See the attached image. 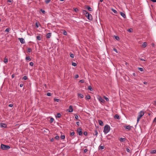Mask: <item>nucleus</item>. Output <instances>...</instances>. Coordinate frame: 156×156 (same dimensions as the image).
Listing matches in <instances>:
<instances>
[{"label": "nucleus", "mask_w": 156, "mask_h": 156, "mask_svg": "<svg viewBox=\"0 0 156 156\" xmlns=\"http://www.w3.org/2000/svg\"><path fill=\"white\" fill-rule=\"evenodd\" d=\"M83 13L85 15L87 18L89 20H92L93 18L91 15L88 13L87 11L85 10H83Z\"/></svg>", "instance_id": "nucleus-1"}, {"label": "nucleus", "mask_w": 156, "mask_h": 156, "mask_svg": "<svg viewBox=\"0 0 156 156\" xmlns=\"http://www.w3.org/2000/svg\"><path fill=\"white\" fill-rule=\"evenodd\" d=\"M110 127L108 125L105 126L104 127L103 132L105 134L107 133L110 130Z\"/></svg>", "instance_id": "nucleus-2"}, {"label": "nucleus", "mask_w": 156, "mask_h": 156, "mask_svg": "<svg viewBox=\"0 0 156 156\" xmlns=\"http://www.w3.org/2000/svg\"><path fill=\"white\" fill-rule=\"evenodd\" d=\"M144 113L143 111H141L138 113L137 120V122L139 121L141 118L144 115Z\"/></svg>", "instance_id": "nucleus-3"}, {"label": "nucleus", "mask_w": 156, "mask_h": 156, "mask_svg": "<svg viewBox=\"0 0 156 156\" xmlns=\"http://www.w3.org/2000/svg\"><path fill=\"white\" fill-rule=\"evenodd\" d=\"M1 148L3 150H7L10 148V146L8 145H6L3 144H1Z\"/></svg>", "instance_id": "nucleus-4"}, {"label": "nucleus", "mask_w": 156, "mask_h": 156, "mask_svg": "<svg viewBox=\"0 0 156 156\" xmlns=\"http://www.w3.org/2000/svg\"><path fill=\"white\" fill-rule=\"evenodd\" d=\"M82 128L81 127L77 129V132L78 133V134L80 136H81L82 135L83 132H82Z\"/></svg>", "instance_id": "nucleus-5"}, {"label": "nucleus", "mask_w": 156, "mask_h": 156, "mask_svg": "<svg viewBox=\"0 0 156 156\" xmlns=\"http://www.w3.org/2000/svg\"><path fill=\"white\" fill-rule=\"evenodd\" d=\"M98 100L101 103H104L105 101L101 97H99L98 98Z\"/></svg>", "instance_id": "nucleus-6"}, {"label": "nucleus", "mask_w": 156, "mask_h": 156, "mask_svg": "<svg viewBox=\"0 0 156 156\" xmlns=\"http://www.w3.org/2000/svg\"><path fill=\"white\" fill-rule=\"evenodd\" d=\"M67 111L70 112H73V110L72 106L70 105L69 109L67 110Z\"/></svg>", "instance_id": "nucleus-7"}, {"label": "nucleus", "mask_w": 156, "mask_h": 156, "mask_svg": "<svg viewBox=\"0 0 156 156\" xmlns=\"http://www.w3.org/2000/svg\"><path fill=\"white\" fill-rule=\"evenodd\" d=\"M85 8L87 9L90 11H93V9L89 5H86L85 6Z\"/></svg>", "instance_id": "nucleus-8"}, {"label": "nucleus", "mask_w": 156, "mask_h": 156, "mask_svg": "<svg viewBox=\"0 0 156 156\" xmlns=\"http://www.w3.org/2000/svg\"><path fill=\"white\" fill-rule=\"evenodd\" d=\"M95 136V138H96L98 134V132L97 129L94 130V133L93 134Z\"/></svg>", "instance_id": "nucleus-9"}, {"label": "nucleus", "mask_w": 156, "mask_h": 156, "mask_svg": "<svg viewBox=\"0 0 156 156\" xmlns=\"http://www.w3.org/2000/svg\"><path fill=\"white\" fill-rule=\"evenodd\" d=\"M19 40L20 42L23 44H24L25 43V41L24 39L23 38H19Z\"/></svg>", "instance_id": "nucleus-10"}, {"label": "nucleus", "mask_w": 156, "mask_h": 156, "mask_svg": "<svg viewBox=\"0 0 156 156\" xmlns=\"http://www.w3.org/2000/svg\"><path fill=\"white\" fill-rule=\"evenodd\" d=\"M51 33H49L47 34L46 35V37L47 38H50L51 35Z\"/></svg>", "instance_id": "nucleus-11"}, {"label": "nucleus", "mask_w": 156, "mask_h": 156, "mask_svg": "<svg viewBox=\"0 0 156 156\" xmlns=\"http://www.w3.org/2000/svg\"><path fill=\"white\" fill-rule=\"evenodd\" d=\"M98 122L99 124L101 126H103L104 125V124L102 121L101 120H98Z\"/></svg>", "instance_id": "nucleus-12"}, {"label": "nucleus", "mask_w": 156, "mask_h": 156, "mask_svg": "<svg viewBox=\"0 0 156 156\" xmlns=\"http://www.w3.org/2000/svg\"><path fill=\"white\" fill-rule=\"evenodd\" d=\"M120 15L122 17H123L124 18H126V16L125 14L124 13L122 12H120Z\"/></svg>", "instance_id": "nucleus-13"}, {"label": "nucleus", "mask_w": 156, "mask_h": 156, "mask_svg": "<svg viewBox=\"0 0 156 156\" xmlns=\"http://www.w3.org/2000/svg\"><path fill=\"white\" fill-rule=\"evenodd\" d=\"M132 127V126H130L129 125L126 126L125 128L126 129H128V130H130L131 129V128Z\"/></svg>", "instance_id": "nucleus-14"}, {"label": "nucleus", "mask_w": 156, "mask_h": 156, "mask_svg": "<svg viewBox=\"0 0 156 156\" xmlns=\"http://www.w3.org/2000/svg\"><path fill=\"white\" fill-rule=\"evenodd\" d=\"M77 95L79 97H80V98H83L84 97L83 95L79 93L77 94Z\"/></svg>", "instance_id": "nucleus-15"}, {"label": "nucleus", "mask_w": 156, "mask_h": 156, "mask_svg": "<svg viewBox=\"0 0 156 156\" xmlns=\"http://www.w3.org/2000/svg\"><path fill=\"white\" fill-rule=\"evenodd\" d=\"M147 45V44L146 42H144L142 45V47L143 48H145Z\"/></svg>", "instance_id": "nucleus-16"}, {"label": "nucleus", "mask_w": 156, "mask_h": 156, "mask_svg": "<svg viewBox=\"0 0 156 156\" xmlns=\"http://www.w3.org/2000/svg\"><path fill=\"white\" fill-rule=\"evenodd\" d=\"M114 117L115 119H120L119 116L118 114H115V115Z\"/></svg>", "instance_id": "nucleus-17"}, {"label": "nucleus", "mask_w": 156, "mask_h": 156, "mask_svg": "<svg viewBox=\"0 0 156 156\" xmlns=\"http://www.w3.org/2000/svg\"><path fill=\"white\" fill-rule=\"evenodd\" d=\"M37 40L39 41H41L42 39V37L40 36H37L36 37Z\"/></svg>", "instance_id": "nucleus-18"}, {"label": "nucleus", "mask_w": 156, "mask_h": 156, "mask_svg": "<svg viewBox=\"0 0 156 156\" xmlns=\"http://www.w3.org/2000/svg\"><path fill=\"white\" fill-rule=\"evenodd\" d=\"M0 126L2 127H5L6 125L4 123H1L0 124Z\"/></svg>", "instance_id": "nucleus-19"}, {"label": "nucleus", "mask_w": 156, "mask_h": 156, "mask_svg": "<svg viewBox=\"0 0 156 156\" xmlns=\"http://www.w3.org/2000/svg\"><path fill=\"white\" fill-rule=\"evenodd\" d=\"M150 153L151 154H155L156 153V150H152L151 151Z\"/></svg>", "instance_id": "nucleus-20"}, {"label": "nucleus", "mask_w": 156, "mask_h": 156, "mask_svg": "<svg viewBox=\"0 0 156 156\" xmlns=\"http://www.w3.org/2000/svg\"><path fill=\"white\" fill-rule=\"evenodd\" d=\"M40 25V24L39 22H36L35 23V26L37 28H38L39 27L38 25Z\"/></svg>", "instance_id": "nucleus-21"}, {"label": "nucleus", "mask_w": 156, "mask_h": 156, "mask_svg": "<svg viewBox=\"0 0 156 156\" xmlns=\"http://www.w3.org/2000/svg\"><path fill=\"white\" fill-rule=\"evenodd\" d=\"M105 148V146H99V147L98 148L99 149H101V150Z\"/></svg>", "instance_id": "nucleus-22"}, {"label": "nucleus", "mask_w": 156, "mask_h": 156, "mask_svg": "<svg viewBox=\"0 0 156 156\" xmlns=\"http://www.w3.org/2000/svg\"><path fill=\"white\" fill-rule=\"evenodd\" d=\"M85 98L86 100H89L90 99V95L86 96Z\"/></svg>", "instance_id": "nucleus-23"}, {"label": "nucleus", "mask_w": 156, "mask_h": 156, "mask_svg": "<svg viewBox=\"0 0 156 156\" xmlns=\"http://www.w3.org/2000/svg\"><path fill=\"white\" fill-rule=\"evenodd\" d=\"M61 114L60 113H58L57 114V115L56 116V118H60L61 116Z\"/></svg>", "instance_id": "nucleus-24"}, {"label": "nucleus", "mask_w": 156, "mask_h": 156, "mask_svg": "<svg viewBox=\"0 0 156 156\" xmlns=\"http://www.w3.org/2000/svg\"><path fill=\"white\" fill-rule=\"evenodd\" d=\"M88 89L91 91H92L93 90V89L91 86H89L88 87Z\"/></svg>", "instance_id": "nucleus-25"}, {"label": "nucleus", "mask_w": 156, "mask_h": 156, "mask_svg": "<svg viewBox=\"0 0 156 156\" xmlns=\"http://www.w3.org/2000/svg\"><path fill=\"white\" fill-rule=\"evenodd\" d=\"M51 0H46L45 1V2L46 3V4H47L50 2Z\"/></svg>", "instance_id": "nucleus-26"}, {"label": "nucleus", "mask_w": 156, "mask_h": 156, "mask_svg": "<svg viewBox=\"0 0 156 156\" xmlns=\"http://www.w3.org/2000/svg\"><path fill=\"white\" fill-rule=\"evenodd\" d=\"M63 34L64 35H67V33L66 30H63Z\"/></svg>", "instance_id": "nucleus-27"}, {"label": "nucleus", "mask_w": 156, "mask_h": 156, "mask_svg": "<svg viewBox=\"0 0 156 156\" xmlns=\"http://www.w3.org/2000/svg\"><path fill=\"white\" fill-rule=\"evenodd\" d=\"M125 138H121L120 139V140L121 142H124L125 141Z\"/></svg>", "instance_id": "nucleus-28"}, {"label": "nucleus", "mask_w": 156, "mask_h": 156, "mask_svg": "<svg viewBox=\"0 0 156 156\" xmlns=\"http://www.w3.org/2000/svg\"><path fill=\"white\" fill-rule=\"evenodd\" d=\"M112 10L114 12V13L116 14L117 13V11L115 9H112Z\"/></svg>", "instance_id": "nucleus-29"}, {"label": "nucleus", "mask_w": 156, "mask_h": 156, "mask_svg": "<svg viewBox=\"0 0 156 156\" xmlns=\"http://www.w3.org/2000/svg\"><path fill=\"white\" fill-rule=\"evenodd\" d=\"M27 78H28V77H27V76H24L23 78V79L26 80H27Z\"/></svg>", "instance_id": "nucleus-30"}, {"label": "nucleus", "mask_w": 156, "mask_h": 156, "mask_svg": "<svg viewBox=\"0 0 156 156\" xmlns=\"http://www.w3.org/2000/svg\"><path fill=\"white\" fill-rule=\"evenodd\" d=\"M26 60H31V59H30V56L26 57Z\"/></svg>", "instance_id": "nucleus-31"}, {"label": "nucleus", "mask_w": 156, "mask_h": 156, "mask_svg": "<svg viewBox=\"0 0 156 156\" xmlns=\"http://www.w3.org/2000/svg\"><path fill=\"white\" fill-rule=\"evenodd\" d=\"M65 136L64 135H61V138L62 139H64L65 138Z\"/></svg>", "instance_id": "nucleus-32"}, {"label": "nucleus", "mask_w": 156, "mask_h": 156, "mask_svg": "<svg viewBox=\"0 0 156 156\" xmlns=\"http://www.w3.org/2000/svg\"><path fill=\"white\" fill-rule=\"evenodd\" d=\"M75 132H73L70 133V135L71 136H73L75 134Z\"/></svg>", "instance_id": "nucleus-33"}, {"label": "nucleus", "mask_w": 156, "mask_h": 156, "mask_svg": "<svg viewBox=\"0 0 156 156\" xmlns=\"http://www.w3.org/2000/svg\"><path fill=\"white\" fill-rule=\"evenodd\" d=\"M27 51L28 52H30L32 51V50L30 48H29L27 49Z\"/></svg>", "instance_id": "nucleus-34"}, {"label": "nucleus", "mask_w": 156, "mask_h": 156, "mask_svg": "<svg viewBox=\"0 0 156 156\" xmlns=\"http://www.w3.org/2000/svg\"><path fill=\"white\" fill-rule=\"evenodd\" d=\"M70 56L72 58H74V55L73 54L71 53H70Z\"/></svg>", "instance_id": "nucleus-35"}, {"label": "nucleus", "mask_w": 156, "mask_h": 156, "mask_svg": "<svg viewBox=\"0 0 156 156\" xmlns=\"http://www.w3.org/2000/svg\"><path fill=\"white\" fill-rule=\"evenodd\" d=\"M104 98L107 101H109L108 98L105 96H104Z\"/></svg>", "instance_id": "nucleus-36"}, {"label": "nucleus", "mask_w": 156, "mask_h": 156, "mask_svg": "<svg viewBox=\"0 0 156 156\" xmlns=\"http://www.w3.org/2000/svg\"><path fill=\"white\" fill-rule=\"evenodd\" d=\"M8 61V59L7 58H5L4 59V62L5 63H7Z\"/></svg>", "instance_id": "nucleus-37"}, {"label": "nucleus", "mask_w": 156, "mask_h": 156, "mask_svg": "<svg viewBox=\"0 0 156 156\" xmlns=\"http://www.w3.org/2000/svg\"><path fill=\"white\" fill-rule=\"evenodd\" d=\"M54 100L55 101L57 102H58L60 101V100L59 99L57 98H55Z\"/></svg>", "instance_id": "nucleus-38"}, {"label": "nucleus", "mask_w": 156, "mask_h": 156, "mask_svg": "<svg viewBox=\"0 0 156 156\" xmlns=\"http://www.w3.org/2000/svg\"><path fill=\"white\" fill-rule=\"evenodd\" d=\"M40 11H41V12H42L44 14H45V11L44 10H43V9H41L40 10Z\"/></svg>", "instance_id": "nucleus-39"}, {"label": "nucleus", "mask_w": 156, "mask_h": 156, "mask_svg": "<svg viewBox=\"0 0 156 156\" xmlns=\"http://www.w3.org/2000/svg\"><path fill=\"white\" fill-rule=\"evenodd\" d=\"M72 65L73 66H77V64L75 62H73L72 63Z\"/></svg>", "instance_id": "nucleus-40"}, {"label": "nucleus", "mask_w": 156, "mask_h": 156, "mask_svg": "<svg viewBox=\"0 0 156 156\" xmlns=\"http://www.w3.org/2000/svg\"><path fill=\"white\" fill-rule=\"evenodd\" d=\"M83 134L84 135L87 136V131H85L83 132Z\"/></svg>", "instance_id": "nucleus-41"}, {"label": "nucleus", "mask_w": 156, "mask_h": 156, "mask_svg": "<svg viewBox=\"0 0 156 156\" xmlns=\"http://www.w3.org/2000/svg\"><path fill=\"white\" fill-rule=\"evenodd\" d=\"M115 39L117 40H119V37L118 36H115Z\"/></svg>", "instance_id": "nucleus-42"}, {"label": "nucleus", "mask_w": 156, "mask_h": 156, "mask_svg": "<svg viewBox=\"0 0 156 156\" xmlns=\"http://www.w3.org/2000/svg\"><path fill=\"white\" fill-rule=\"evenodd\" d=\"M54 120V119L53 118H51L50 119V121L51 122H52Z\"/></svg>", "instance_id": "nucleus-43"}, {"label": "nucleus", "mask_w": 156, "mask_h": 156, "mask_svg": "<svg viewBox=\"0 0 156 156\" xmlns=\"http://www.w3.org/2000/svg\"><path fill=\"white\" fill-rule=\"evenodd\" d=\"M139 69L140 71H143V70H144L143 68H139Z\"/></svg>", "instance_id": "nucleus-44"}, {"label": "nucleus", "mask_w": 156, "mask_h": 156, "mask_svg": "<svg viewBox=\"0 0 156 156\" xmlns=\"http://www.w3.org/2000/svg\"><path fill=\"white\" fill-rule=\"evenodd\" d=\"M34 64L33 62H30V65L31 66H33L34 65Z\"/></svg>", "instance_id": "nucleus-45"}, {"label": "nucleus", "mask_w": 156, "mask_h": 156, "mask_svg": "<svg viewBox=\"0 0 156 156\" xmlns=\"http://www.w3.org/2000/svg\"><path fill=\"white\" fill-rule=\"evenodd\" d=\"M59 136H56L55 137V138L56 140H58L59 139Z\"/></svg>", "instance_id": "nucleus-46"}, {"label": "nucleus", "mask_w": 156, "mask_h": 156, "mask_svg": "<svg viewBox=\"0 0 156 156\" xmlns=\"http://www.w3.org/2000/svg\"><path fill=\"white\" fill-rule=\"evenodd\" d=\"M80 82L82 83H84V80H80Z\"/></svg>", "instance_id": "nucleus-47"}, {"label": "nucleus", "mask_w": 156, "mask_h": 156, "mask_svg": "<svg viewBox=\"0 0 156 156\" xmlns=\"http://www.w3.org/2000/svg\"><path fill=\"white\" fill-rule=\"evenodd\" d=\"M74 10L75 12H77L78 11V9L77 8H76L74 9Z\"/></svg>", "instance_id": "nucleus-48"}, {"label": "nucleus", "mask_w": 156, "mask_h": 156, "mask_svg": "<svg viewBox=\"0 0 156 156\" xmlns=\"http://www.w3.org/2000/svg\"><path fill=\"white\" fill-rule=\"evenodd\" d=\"M88 151V149H85L84 150V153H86Z\"/></svg>", "instance_id": "nucleus-49"}, {"label": "nucleus", "mask_w": 156, "mask_h": 156, "mask_svg": "<svg viewBox=\"0 0 156 156\" xmlns=\"http://www.w3.org/2000/svg\"><path fill=\"white\" fill-rule=\"evenodd\" d=\"M47 95L48 96H51V93H47Z\"/></svg>", "instance_id": "nucleus-50"}, {"label": "nucleus", "mask_w": 156, "mask_h": 156, "mask_svg": "<svg viewBox=\"0 0 156 156\" xmlns=\"http://www.w3.org/2000/svg\"><path fill=\"white\" fill-rule=\"evenodd\" d=\"M113 50L114 51H115L116 52V53H118L117 50V49L116 48H114Z\"/></svg>", "instance_id": "nucleus-51"}, {"label": "nucleus", "mask_w": 156, "mask_h": 156, "mask_svg": "<svg viewBox=\"0 0 156 156\" xmlns=\"http://www.w3.org/2000/svg\"><path fill=\"white\" fill-rule=\"evenodd\" d=\"M76 124L78 126H79L80 124V123L79 122H76Z\"/></svg>", "instance_id": "nucleus-52"}, {"label": "nucleus", "mask_w": 156, "mask_h": 156, "mask_svg": "<svg viewBox=\"0 0 156 156\" xmlns=\"http://www.w3.org/2000/svg\"><path fill=\"white\" fill-rule=\"evenodd\" d=\"M79 117L78 115H76L75 116V118L76 119H78Z\"/></svg>", "instance_id": "nucleus-53"}, {"label": "nucleus", "mask_w": 156, "mask_h": 156, "mask_svg": "<svg viewBox=\"0 0 156 156\" xmlns=\"http://www.w3.org/2000/svg\"><path fill=\"white\" fill-rule=\"evenodd\" d=\"M126 151H127V152H130V150H129V148H127L126 149Z\"/></svg>", "instance_id": "nucleus-54"}, {"label": "nucleus", "mask_w": 156, "mask_h": 156, "mask_svg": "<svg viewBox=\"0 0 156 156\" xmlns=\"http://www.w3.org/2000/svg\"><path fill=\"white\" fill-rule=\"evenodd\" d=\"M132 29H131V28H130V29H128V31H129V32H132Z\"/></svg>", "instance_id": "nucleus-55"}, {"label": "nucleus", "mask_w": 156, "mask_h": 156, "mask_svg": "<svg viewBox=\"0 0 156 156\" xmlns=\"http://www.w3.org/2000/svg\"><path fill=\"white\" fill-rule=\"evenodd\" d=\"M75 78H77L79 77V75L78 74H77L75 75Z\"/></svg>", "instance_id": "nucleus-56"}, {"label": "nucleus", "mask_w": 156, "mask_h": 156, "mask_svg": "<svg viewBox=\"0 0 156 156\" xmlns=\"http://www.w3.org/2000/svg\"><path fill=\"white\" fill-rule=\"evenodd\" d=\"M9 28H7L5 30V31H7V32H9Z\"/></svg>", "instance_id": "nucleus-57"}, {"label": "nucleus", "mask_w": 156, "mask_h": 156, "mask_svg": "<svg viewBox=\"0 0 156 156\" xmlns=\"http://www.w3.org/2000/svg\"><path fill=\"white\" fill-rule=\"evenodd\" d=\"M23 86V83H21L20 85V87H22Z\"/></svg>", "instance_id": "nucleus-58"}, {"label": "nucleus", "mask_w": 156, "mask_h": 156, "mask_svg": "<svg viewBox=\"0 0 156 156\" xmlns=\"http://www.w3.org/2000/svg\"><path fill=\"white\" fill-rule=\"evenodd\" d=\"M152 2H156V0H151Z\"/></svg>", "instance_id": "nucleus-59"}, {"label": "nucleus", "mask_w": 156, "mask_h": 156, "mask_svg": "<svg viewBox=\"0 0 156 156\" xmlns=\"http://www.w3.org/2000/svg\"><path fill=\"white\" fill-rule=\"evenodd\" d=\"M140 60L142 61H145V60L144 59L142 58H140Z\"/></svg>", "instance_id": "nucleus-60"}, {"label": "nucleus", "mask_w": 156, "mask_h": 156, "mask_svg": "<svg viewBox=\"0 0 156 156\" xmlns=\"http://www.w3.org/2000/svg\"><path fill=\"white\" fill-rule=\"evenodd\" d=\"M154 122H156V117L154 119Z\"/></svg>", "instance_id": "nucleus-61"}, {"label": "nucleus", "mask_w": 156, "mask_h": 156, "mask_svg": "<svg viewBox=\"0 0 156 156\" xmlns=\"http://www.w3.org/2000/svg\"><path fill=\"white\" fill-rule=\"evenodd\" d=\"M54 140V139L53 138H52V139H51V142H53V141Z\"/></svg>", "instance_id": "nucleus-62"}, {"label": "nucleus", "mask_w": 156, "mask_h": 156, "mask_svg": "<svg viewBox=\"0 0 156 156\" xmlns=\"http://www.w3.org/2000/svg\"><path fill=\"white\" fill-rule=\"evenodd\" d=\"M14 74H12V78H14Z\"/></svg>", "instance_id": "nucleus-63"}, {"label": "nucleus", "mask_w": 156, "mask_h": 156, "mask_svg": "<svg viewBox=\"0 0 156 156\" xmlns=\"http://www.w3.org/2000/svg\"><path fill=\"white\" fill-rule=\"evenodd\" d=\"M13 106V104H10V107H12Z\"/></svg>", "instance_id": "nucleus-64"}]
</instances>
